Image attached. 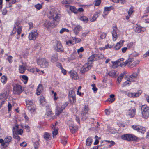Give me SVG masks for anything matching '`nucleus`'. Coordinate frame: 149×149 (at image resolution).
Segmentation results:
<instances>
[{
	"label": "nucleus",
	"instance_id": "obj_20",
	"mask_svg": "<svg viewBox=\"0 0 149 149\" xmlns=\"http://www.w3.org/2000/svg\"><path fill=\"white\" fill-rule=\"evenodd\" d=\"M95 60H96L94 56V54L93 55L88 58V62L86 64H88V65H91V64L93 63V61Z\"/></svg>",
	"mask_w": 149,
	"mask_h": 149
},
{
	"label": "nucleus",
	"instance_id": "obj_52",
	"mask_svg": "<svg viewBox=\"0 0 149 149\" xmlns=\"http://www.w3.org/2000/svg\"><path fill=\"white\" fill-rule=\"evenodd\" d=\"M91 86L92 87V89L94 91H96L97 90V88L96 87L95 84H92Z\"/></svg>",
	"mask_w": 149,
	"mask_h": 149
},
{
	"label": "nucleus",
	"instance_id": "obj_12",
	"mask_svg": "<svg viewBox=\"0 0 149 149\" xmlns=\"http://www.w3.org/2000/svg\"><path fill=\"white\" fill-rule=\"evenodd\" d=\"M142 93V91L139 90L136 93H128V96L130 97H138Z\"/></svg>",
	"mask_w": 149,
	"mask_h": 149
},
{
	"label": "nucleus",
	"instance_id": "obj_1",
	"mask_svg": "<svg viewBox=\"0 0 149 149\" xmlns=\"http://www.w3.org/2000/svg\"><path fill=\"white\" fill-rule=\"evenodd\" d=\"M49 18L52 19L54 21L58 22L61 17V15L57 12V9L52 8L50 10L48 14Z\"/></svg>",
	"mask_w": 149,
	"mask_h": 149
},
{
	"label": "nucleus",
	"instance_id": "obj_61",
	"mask_svg": "<svg viewBox=\"0 0 149 149\" xmlns=\"http://www.w3.org/2000/svg\"><path fill=\"white\" fill-rule=\"evenodd\" d=\"M0 143L1 144V145L3 146H4L5 144L4 140L2 139H0Z\"/></svg>",
	"mask_w": 149,
	"mask_h": 149
},
{
	"label": "nucleus",
	"instance_id": "obj_23",
	"mask_svg": "<svg viewBox=\"0 0 149 149\" xmlns=\"http://www.w3.org/2000/svg\"><path fill=\"white\" fill-rule=\"evenodd\" d=\"M19 72L21 74H23L26 69L25 66L24 65H19Z\"/></svg>",
	"mask_w": 149,
	"mask_h": 149
},
{
	"label": "nucleus",
	"instance_id": "obj_58",
	"mask_svg": "<svg viewBox=\"0 0 149 149\" xmlns=\"http://www.w3.org/2000/svg\"><path fill=\"white\" fill-rule=\"evenodd\" d=\"M12 108V105L11 104L9 103L8 102V110L9 111H10L11 109Z\"/></svg>",
	"mask_w": 149,
	"mask_h": 149
},
{
	"label": "nucleus",
	"instance_id": "obj_9",
	"mask_svg": "<svg viewBox=\"0 0 149 149\" xmlns=\"http://www.w3.org/2000/svg\"><path fill=\"white\" fill-rule=\"evenodd\" d=\"M68 104V102H66L61 106V108L58 106H57L56 111V114L58 115H59Z\"/></svg>",
	"mask_w": 149,
	"mask_h": 149
},
{
	"label": "nucleus",
	"instance_id": "obj_54",
	"mask_svg": "<svg viewBox=\"0 0 149 149\" xmlns=\"http://www.w3.org/2000/svg\"><path fill=\"white\" fill-rule=\"evenodd\" d=\"M112 9L111 7H106L104 8V9L108 11V12H109Z\"/></svg>",
	"mask_w": 149,
	"mask_h": 149
},
{
	"label": "nucleus",
	"instance_id": "obj_22",
	"mask_svg": "<svg viewBox=\"0 0 149 149\" xmlns=\"http://www.w3.org/2000/svg\"><path fill=\"white\" fill-rule=\"evenodd\" d=\"M43 87L42 85L41 84H39L38 86L36 91V94L38 95H40V94L42 92L43 90Z\"/></svg>",
	"mask_w": 149,
	"mask_h": 149
},
{
	"label": "nucleus",
	"instance_id": "obj_15",
	"mask_svg": "<svg viewBox=\"0 0 149 149\" xmlns=\"http://www.w3.org/2000/svg\"><path fill=\"white\" fill-rule=\"evenodd\" d=\"M136 114V109H131L128 110L126 115L130 118L134 117Z\"/></svg>",
	"mask_w": 149,
	"mask_h": 149
},
{
	"label": "nucleus",
	"instance_id": "obj_48",
	"mask_svg": "<svg viewBox=\"0 0 149 149\" xmlns=\"http://www.w3.org/2000/svg\"><path fill=\"white\" fill-rule=\"evenodd\" d=\"M7 59L10 63H12L13 61V58L12 56H9Z\"/></svg>",
	"mask_w": 149,
	"mask_h": 149
},
{
	"label": "nucleus",
	"instance_id": "obj_47",
	"mask_svg": "<svg viewBox=\"0 0 149 149\" xmlns=\"http://www.w3.org/2000/svg\"><path fill=\"white\" fill-rule=\"evenodd\" d=\"M35 8L38 10H39L42 8V5L40 4H38L35 6Z\"/></svg>",
	"mask_w": 149,
	"mask_h": 149
},
{
	"label": "nucleus",
	"instance_id": "obj_36",
	"mask_svg": "<svg viewBox=\"0 0 149 149\" xmlns=\"http://www.w3.org/2000/svg\"><path fill=\"white\" fill-rule=\"evenodd\" d=\"M92 139L90 137H89L86 140V145L89 146L92 143Z\"/></svg>",
	"mask_w": 149,
	"mask_h": 149
},
{
	"label": "nucleus",
	"instance_id": "obj_27",
	"mask_svg": "<svg viewBox=\"0 0 149 149\" xmlns=\"http://www.w3.org/2000/svg\"><path fill=\"white\" fill-rule=\"evenodd\" d=\"M18 125H15L13 127L12 129L13 135L17 134V131L18 130Z\"/></svg>",
	"mask_w": 149,
	"mask_h": 149
},
{
	"label": "nucleus",
	"instance_id": "obj_53",
	"mask_svg": "<svg viewBox=\"0 0 149 149\" xmlns=\"http://www.w3.org/2000/svg\"><path fill=\"white\" fill-rule=\"evenodd\" d=\"M134 45V43L132 42L128 43L127 45V48H131Z\"/></svg>",
	"mask_w": 149,
	"mask_h": 149
},
{
	"label": "nucleus",
	"instance_id": "obj_33",
	"mask_svg": "<svg viewBox=\"0 0 149 149\" xmlns=\"http://www.w3.org/2000/svg\"><path fill=\"white\" fill-rule=\"evenodd\" d=\"M98 17V13L96 12L93 15V16L91 19V22H93Z\"/></svg>",
	"mask_w": 149,
	"mask_h": 149
},
{
	"label": "nucleus",
	"instance_id": "obj_62",
	"mask_svg": "<svg viewBox=\"0 0 149 149\" xmlns=\"http://www.w3.org/2000/svg\"><path fill=\"white\" fill-rule=\"evenodd\" d=\"M106 36V34L104 33H102L100 36V37L102 39L104 38Z\"/></svg>",
	"mask_w": 149,
	"mask_h": 149
},
{
	"label": "nucleus",
	"instance_id": "obj_2",
	"mask_svg": "<svg viewBox=\"0 0 149 149\" xmlns=\"http://www.w3.org/2000/svg\"><path fill=\"white\" fill-rule=\"evenodd\" d=\"M22 31L21 27L20 26V24L17 22L15 24L12 30L11 34H15L16 32H17V38L19 39L20 37V34Z\"/></svg>",
	"mask_w": 149,
	"mask_h": 149
},
{
	"label": "nucleus",
	"instance_id": "obj_21",
	"mask_svg": "<svg viewBox=\"0 0 149 149\" xmlns=\"http://www.w3.org/2000/svg\"><path fill=\"white\" fill-rule=\"evenodd\" d=\"M124 42V41H120L119 42L117 43L114 48V49L115 50L119 49L123 45Z\"/></svg>",
	"mask_w": 149,
	"mask_h": 149
},
{
	"label": "nucleus",
	"instance_id": "obj_28",
	"mask_svg": "<svg viewBox=\"0 0 149 149\" xmlns=\"http://www.w3.org/2000/svg\"><path fill=\"white\" fill-rule=\"evenodd\" d=\"M94 56L96 60H99L104 58V56L102 54H94Z\"/></svg>",
	"mask_w": 149,
	"mask_h": 149
},
{
	"label": "nucleus",
	"instance_id": "obj_31",
	"mask_svg": "<svg viewBox=\"0 0 149 149\" xmlns=\"http://www.w3.org/2000/svg\"><path fill=\"white\" fill-rule=\"evenodd\" d=\"M43 137L45 139L48 141L50 139V135L47 132H45Z\"/></svg>",
	"mask_w": 149,
	"mask_h": 149
},
{
	"label": "nucleus",
	"instance_id": "obj_50",
	"mask_svg": "<svg viewBox=\"0 0 149 149\" xmlns=\"http://www.w3.org/2000/svg\"><path fill=\"white\" fill-rule=\"evenodd\" d=\"M67 31L68 32L69 30L68 29L65 28H63L60 31V33L61 34L63 33L64 31Z\"/></svg>",
	"mask_w": 149,
	"mask_h": 149
},
{
	"label": "nucleus",
	"instance_id": "obj_6",
	"mask_svg": "<svg viewBox=\"0 0 149 149\" xmlns=\"http://www.w3.org/2000/svg\"><path fill=\"white\" fill-rule=\"evenodd\" d=\"M38 65L42 68H46L48 66V63L45 58L38 59L37 61Z\"/></svg>",
	"mask_w": 149,
	"mask_h": 149
},
{
	"label": "nucleus",
	"instance_id": "obj_63",
	"mask_svg": "<svg viewBox=\"0 0 149 149\" xmlns=\"http://www.w3.org/2000/svg\"><path fill=\"white\" fill-rule=\"evenodd\" d=\"M149 56V50L146 52V53L143 55V58H144Z\"/></svg>",
	"mask_w": 149,
	"mask_h": 149
},
{
	"label": "nucleus",
	"instance_id": "obj_45",
	"mask_svg": "<svg viewBox=\"0 0 149 149\" xmlns=\"http://www.w3.org/2000/svg\"><path fill=\"white\" fill-rule=\"evenodd\" d=\"M139 125H134L132 126V127L134 130L138 132Z\"/></svg>",
	"mask_w": 149,
	"mask_h": 149
},
{
	"label": "nucleus",
	"instance_id": "obj_10",
	"mask_svg": "<svg viewBox=\"0 0 149 149\" xmlns=\"http://www.w3.org/2000/svg\"><path fill=\"white\" fill-rule=\"evenodd\" d=\"M89 109L88 106L85 105L84 107V110L82 111L81 112V116L82 117V119L83 120H84L86 118V115Z\"/></svg>",
	"mask_w": 149,
	"mask_h": 149
},
{
	"label": "nucleus",
	"instance_id": "obj_13",
	"mask_svg": "<svg viewBox=\"0 0 149 149\" xmlns=\"http://www.w3.org/2000/svg\"><path fill=\"white\" fill-rule=\"evenodd\" d=\"M38 33L37 31H33L30 32L29 35V38L30 40H35L37 37Z\"/></svg>",
	"mask_w": 149,
	"mask_h": 149
},
{
	"label": "nucleus",
	"instance_id": "obj_43",
	"mask_svg": "<svg viewBox=\"0 0 149 149\" xmlns=\"http://www.w3.org/2000/svg\"><path fill=\"white\" fill-rule=\"evenodd\" d=\"M80 19L81 20L86 23L87 22L88 20V18L84 16L81 17Z\"/></svg>",
	"mask_w": 149,
	"mask_h": 149
},
{
	"label": "nucleus",
	"instance_id": "obj_14",
	"mask_svg": "<svg viewBox=\"0 0 149 149\" xmlns=\"http://www.w3.org/2000/svg\"><path fill=\"white\" fill-rule=\"evenodd\" d=\"M134 59L130 57L125 62H123L121 63L120 65L122 67L125 66L127 65L130 64L132 62L134 61Z\"/></svg>",
	"mask_w": 149,
	"mask_h": 149
},
{
	"label": "nucleus",
	"instance_id": "obj_49",
	"mask_svg": "<svg viewBox=\"0 0 149 149\" xmlns=\"http://www.w3.org/2000/svg\"><path fill=\"white\" fill-rule=\"evenodd\" d=\"M101 3V0H96L95 1V6H99Z\"/></svg>",
	"mask_w": 149,
	"mask_h": 149
},
{
	"label": "nucleus",
	"instance_id": "obj_64",
	"mask_svg": "<svg viewBox=\"0 0 149 149\" xmlns=\"http://www.w3.org/2000/svg\"><path fill=\"white\" fill-rule=\"evenodd\" d=\"M61 72L64 74V75H66V70L63 68H62L61 69Z\"/></svg>",
	"mask_w": 149,
	"mask_h": 149
},
{
	"label": "nucleus",
	"instance_id": "obj_5",
	"mask_svg": "<svg viewBox=\"0 0 149 149\" xmlns=\"http://www.w3.org/2000/svg\"><path fill=\"white\" fill-rule=\"evenodd\" d=\"M26 107L31 112H33L36 110V106L31 100H26Z\"/></svg>",
	"mask_w": 149,
	"mask_h": 149
},
{
	"label": "nucleus",
	"instance_id": "obj_26",
	"mask_svg": "<svg viewBox=\"0 0 149 149\" xmlns=\"http://www.w3.org/2000/svg\"><path fill=\"white\" fill-rule=\"evenodd\" d=\"M82 27L79 25H77L74 29V31L75 34H77L81 29Z\"/></svg>",
	"mask_w": 149,
	"mask_h": 149
},
{
	"label": "nucleus",
	"instance_id": "obj_41",
	"mask_svg": "<svg viewBox=\"0 0 149 149\" xmlns=\"http://www.w3.org/2000/svg\"><path fill=\"white\" fill-rule=\"evenodd\" d=\"M7 81V78L5 76H2L1 78V81L3 83H6Z\"/></svg>",
	"mask_w": 149,
	"mask_h": 149
},
{
	"label": "nucleus",
	"instance_id": "obj_39",
	"mask_svg": "<svg viewBox=\"0 0 149 149\" xmlns=\"http://www.w3.org/2000/svg\"><path fill=\"white\" fill-rule=\"evenodd\" d=\"M132 81L131 80V79H129V80H127V81L125 82L122 85L123 87H124L125 86L127 85H130L131 84V82Z\"/></svg>",
	"mask_w": 149,
	"mask_h": 149
},
{
	"label": "nucleus",
	"instance_id": "obj_60",
	"mask_svg": "<svg viewBox=\"0 0 149 149\" xmlns=\"http://www.w3.org/2000/svg\"><path fill=\"white\" fill-rule=\"evenodd\" d=\"M69 97H70V95H74V96L75 92L73 90H71L70 91L69 93Z\"/></svg>",
	"mask_w": 149,
	"mask_h": 149
},
{
	"label": "nucleus",
	"instance_id": "obj_46",
	"mask_svg": "<svg viewBox=\"0 0 149 149\" xmlns=\"http://www.w3.org/2000/svg\"><path fill=\"white\" fill-rule=\"evenodd\" d=\"M58 132V129H54V130L53 131V136L54 138L55 136L57 134Z\"/></svg>",
	"mask_w": 149,
	"mask_h": 149
},
{
	"label": "nucleus",
	"instance_id": "obj_40",
	"mask_svg": "<svg viewBox=\"0 0 149 149\" xmlns=\"http://www.w3.org/2000/svg\"><path fill=\"white\" fill-rule=\"evenodd\" d=\"M105 142H108L110 143V144L109 145L110 147H111L112 146L114 145L115 143V142L113 141H109L107 140H105Z\"/></svg>",
	"mask_w": 149,
	"mask_h": 149
},
{
	"label": "nucleus",
	"instance_id": "obj_56",
	"mask_svg": "<svg viewBox=\"0 0 149 149\" xmlns=\"http://www.w3.org/2000/svg\"><path fill=\"white\" fill-rule=\"evenodd\" d=\"M73 40H75L76 43L79 42L81 41V40L80 39L76 38H74Z\"/></svg>",
	"mask_w": 149,
	"mask_h": 149
},
{
	"label": "nucleus",
	"instance_id": "obj_25",
	"mask_svg": "<svg viewBox=\"0 0 149 149\" xmlns=\"http://www.w3.org/2000/svg\"><path fill=\"white\" fill-rule=\"evenodd\" d=\"M123 58H120L119 59L116 61L112 62L113 64V68H115L117 67L119 65H118V63L120 62V61H123Z\"/></svg>",
	"mask_w": 149,
	"mask_h": 149
},
{
	"label": "nucleus",
	"instance_id": "obj_24",
	"mask_svg": "<svg viewBox=\"0 0 149 149\" xmlns=\"http://www.w3.org/2000/svg\"><path fill=\"white\" fill-rule=\"evenodd\" d=\"M44 26L47 28H49L52 26H55V24L54 23H52L49 21H46L44 24Z\"/></svg>",
	"mask_w": 149,
	"mask_h": 149
},
{
	"label": "nucleus",
	"instance_id": "obj_59",
	"mask_svg": "<svg viewBox=\"0 0 149 149\" xmlns=\"http://www.w3.org/2000/svg\"><path fill=\"white\" fill-rule=\"evenodd\" d=\"M23 133V130L22 129L18 130L17 131V134L19 135H22Z\"/></svg>",
	"mask_w": 149,
	"mask_h": 149
},
{
	"label": "nucleus",
	"instance_id": "obj_57",
	"mask_svg": "<svg viewBox=\"0 0 149 149\" xmlns=\"http://www.w3.org/2000/svg\"><path fill=\"white\" fill-rule=\"evenodd\" d=\"M133 8H130L128 11V15H129V16H131V15L132 14V13H133Z\"/></svg>",
	"mask_w": 149,
	"mask_h": 149
},
{
	"label": "nucleus",
	"instance_id": "obj_55",
	"mask_svg": "<svg viewBox=\"0 0 149 149\" xmlns=\"http://www.w3.org/2000/svg\"><path fill=\"white\" fill-rule=\"evenodd\" d=\"M13 135L14 138L16 139H17L18 140H20V138L19 136L17 135V134H14Z\"/></svg>",
	"mask_w": 149,
	"mask_h": 149
},
{
	"label": "nucleus",
	"instance_id": "obj_42",
	"mask_svg": "<svg viewBox=\"0 0 149 149\" xmlns=\"http://www.w3.org/2000/svg\"><path fill=\"white\" fill-rule=\"evenodd\" d=\"M58 60V58L57 56L55 55L53 56L51 58V61L53 62H55L57 61Z\"/></svg>",
	"mask_w": 149,
	"mask_h": 149
},
{
	"label": "nucleus",
	"instance_id": "obj_35",
	"mask_svg": "<svg viewBox=\"0 0 149 149\" xmlns=\"http://www.w3.org/2000/svg\"><path fill=\"white\" fill-rule=\"evenodd\" d=\"M72 2V0H63L61 3L63 4H70Z\"/></svg>",
	"mask_w": 149,
	"mask_h": 149
},
{
	"label": "nucleus",
	"instance_id": "obj_32",
	"mask_svg": "<svg viewBox=\"0 0 149 149\" xmlns=\"http://www.w3.org/2000/svg\"><path fill=\"white\" fill-rule=\"evenodd\" d=\"M69 98L70 101L71 103L72 104H74L76 101V98L75 96H74V95H70Z\"/></svg>",
	"mask_w": 149,
	"mask_h": 149
},
{
	"label": "nucleus",
	"instance_id": "obj_34",
	"mask_svg": "<svg viewBox=\"0 0 149 149\" xmlns=\"http://www.w3.org/2000/svg\"><path fill=\"white\" fill-rule=\"evenodd\" d=\"M140 61L139 60H137L134 61L131 65L129 67L130 68H132L136 66L137 65L139 64Z\"/></svg>",
	"mask_w": 149,
	"mask_h": 149
},
{
	"label": "nucleus",
	"instance_id": "obj_44",
	"mask_svg": "<svg viewBox=\"0 0 149 149\" xmlns=\"http://www.w3.org/2000/svg\"><path fill=\"white\" fill-rule=\"evenodd\" d=\"M6 93H4L0 94V100L6 99Z\"/></svg>",
	"mask_w": 149,
	"mask_h": 149
},
{
	"label": "nucleus",
	"instance_id": "obj_38",
	"mask_svg": "<svg viewBox=\"0 0 149 149\" xmlns=\"http://www.w3.org/2000/svg\"><path fill=\"white\" fill-rule=\"evenodd\" d=\"M138 132H141L142 134H143L146 131V128L145 127L139 126Z\"/></svg>",
	"mask_w": 149,
	"mask_h": 149
},
{
	"label": "nucleus",
	"instance_id": "obj_18",
	"mask_svg": "<svg viewBox=\"0 0 149 149\" xmlns=\"http://www.w3.org/2000/svg\"><path fill=\"white\" fill-rule=\"evenodd\" d=\"M69 128L71 132L72 133H74L77 130L78 127L74 124H71Z\"/></svg>",
	"mask_w": 149,
	"mask_h": 149
},
{
	"label": "nucleus",
	"instance_id": "obj_51",
	"mask_svg": "<svg viewBox=\"0 0 149 149\" xmlns=\"http://www.w3.org/2000/svg\"><path fill=\"white\" fill-rule=\"evenodd\" d=\"M70 10L72 11H73L75 13H76L75 11L76 10V8L75 7L72 6H70Z\"/></svg>",
	"mask_w": 149,
	"mask_h": 149
},
{
	"label": "nucleus",
	"instance_id": "obj_30",
	"mask_svg": "<svg viewBox=\"0 0 149 149\" xmlns=\"http://www.w3.org/2000/svg\"><path fill=\"white\" fill-rule=\"evenodd\" d=\"M21 77L22 78L21 80L23 81L25 84H26L27 82L28 79L27 76L25 75H23Z\"/></svg>",
	"mask_w": 149,
	"mask_h": 149
},
{
	"label": "nucleus",
	"instance_id": "obj_3",
	"mask_svg": "<svg viewBox=\"0 0 149 149\" xmlns=\"http://www.w3.org/2000/svg\"><path fill=\"white\" fill-rule=\"evenodd\" d=\"M121 139L129 142L132 141H136L138 139V138L135 135L130 134H124L121 136Z\"/></svg>",
	"mask_w": 149,
	"mask_h": 149
},
{
	"label": "nucleus",
	"instance_id": "obj_7",
	"mask_svg": "<svg viewBox=\"0 0 149 149\" xmlns=\"http://www.w3.org/2000/svg\"><path fill=\"white\" fill-rule=\"evenodd\" d=\"M23 91L22 86L20 85H16L13 87V92L15 94H19Z\"/></svg>",
	"mask_w": 149,
	"mask_h": 149
},
{
	"label": "nucleus",
	"instance_id": "obj_4",
	"mask_svg": "<svg viewBox=\"0 0 149 149\" xmlns=\"http://www.w3.org/2000/svg\"><path fill=\"white\" fill-rule=\"evenodd\" d=\"M141 117L146 119L149 117V107L146 105H142L141 107Z\"/></svg>",
	"mask_w": 149,
	"mask_h": 149
},
{
	"label": "nucleus",
	"instance_id": "obj_19",
	"mask_svg": "<svg viewBox=\"0 0 149 149\" xmlns=\"http://www.w3.org/2000/svg\"><path fill=\"white\" fill-rule=\"evenodd\" d=\"M70 77L73 79H77L78 75L77 73L74 71L72 70L69 72Z\"/></svg>",
	"mask_w": 149,
	"mask_h": 149
},
{
	"label": "nucleus",
	"instance_id": "obj_29",
	"mask_svg": "<svg viewBox=\"0 0 149 149\" xmlns=\"http://www.w3.org/2000/svg\"><path fill=\"white\" fill-rule=\"evenodd\" d=\"M12 137L10 136H8L4 139L5 144H9L11 141Z\"/></svg>",
	"mask_w": 149,
	"mask_h": 149
},
{
	"label": "nucleus",
	"instance_id": "obj_11",
	"mask_svg": "<svg viewBox=\"0 0 149 149\" xmlns=\"http://www.w3.org/2000/svg\"><path fill=\"white\" fill-rule=\"evenodd\" d=\"M92 66L86 63L81 68L80 71L82 73H84L91 68Z\"/></svg>",
	"mask_w": 149,
	"mask_h": 149
},
{
	"label": "nucleus",
	"instance_id": "obj_8",
	"mask_svg": "<svg viewBox=\"0 0 149 149\" xmlns=\"http://www.w3.org/2000/svg\"><path fill=\"white\" fill-rule=\"evenodd\" d=\"M54 48L56 51L59 52H63L64 49L61 43L58 41L56 42L55 45L54 46Z\"/></svg>",
	"mask_w": 149,
	"mask_h": 149
},
{
	"label": "nucleus",
	"instance_id": "obj_37",
	"mask_svg": "<svg viewBox=\"0 0 149 149\" xmlns=\"http://www.w3.org/2000/svg\"><path fill=\"white\" fill-rule=\"evenodd\" d=\"M138 75L137 73H134L130 75V79H131V80L132 81H133L134 80H132L133 79H135L136 78Z\"/></svg>",
	"mask_w": 149,
	"mask_h": 149
},
{
	"label": "nucleus",
	"instance_id": "obj_17",
	"mask_svg": "<svg viewBox=\"0 0 149 149\" xmlns=\"http://www.w3.org/2000/svg\"><path fill=\"white\" fill-rule=\"evenodd\" d=\"M118 72L117 71L113 70L108 73L107 74L111 77L115 78L118 74Z\"/></svg>",
	"mask_w": 149,
	"mask_h": 149
},
{
	"label": "nucleus",
	"instance_id": "obj_16",
	"mask_svg": "<svg viewBox=\"0 0 149 149\" xmlns=\"http://www.w3.org/2000/svg\"><path fill=\"white\" fill-rule=\"evenodd\" d=\"M113 31L112 32V36L113 41H115L116 40L117 38V28L116 26H114L113 28Z\"/></svg>",
	"mask_w": 149,
	"mask_h": 149
}]
</instances>
